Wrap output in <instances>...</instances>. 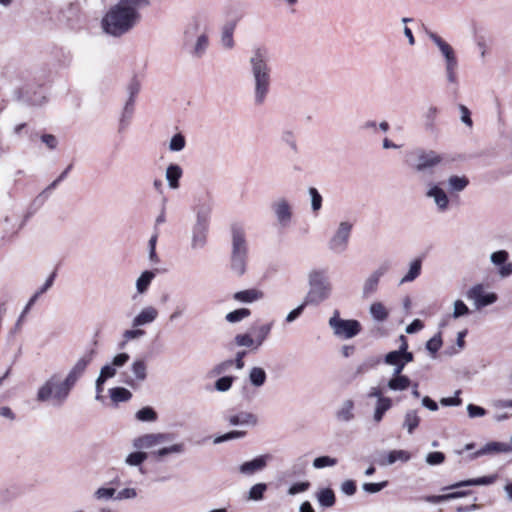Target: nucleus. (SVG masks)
<instances>
[{
	"instance_id": "nucleus-55",
	"label": "nucleus",
	"mask_w": 512,
	"mask_h": 512,
	"mask_svg": "<svg viewBox=\"0 0 512 512\" xmlns=\"http://www.w3.org/2000/svg\"><path fill=\"white\" fill-rule=\"evenodd\" d=\"M338 463L336 458L330 456H320L313 460V467L315 469H322L325 467H333Z\"/></svg>"
},
{
	"instance_id": "nucleus-34",
	"label": "nucleus",
	"mask_w": 512,
	"mask_h": 512,
	"mask_svg": "<svg viewBox=\"0 0 512 512\" xmlns=\"http://www.w3.org/2000/svg\"><path fill=\"white\" fill-rule=\"evenodd\" d=\"M234 29L235 25L233 23H226L221 31V44L227 50L232 49L235 45L233 39Z\"/></svg>"
},
{
	"instance_id": "nucleus-5",
	"label": "nucleus",
	"mask_w": 512,
	"mask_h": 512,
	"mask_svg": "<svg viewBox=\"0 0 512 512\" xmlns=\"http://www.w3.org/2000/svg\"><path fill=\"white\" fill-rule=\"evenodd\" d=\"M308 292L304 297L305 304L318 306L332 295V284L325 269H312L308 273Z\"/></svg>"
},
{
	"instance_id": "nucleus-15",
	"label": "nucleus",
	"mask_w": 512,
	"mask_h": 512,
	"mask_svg": "<svg viewBox=\"0 0 512 512\" xmlns=\"http://www.w3.org/2000/svg\"><path fill=\"white\" fill-rule=\"evenodd\" d=\"M16 97L19 101L32 106H40L46 101V96L41 88L35 89L32 85L28 84L22 86L16 92Z\"/></svg>"
},
{
	"instance_id": "nucleus-8",
	"label": "nucleus",
	"mask_w": 512,
	"mask_h": 512,
	"mask_svg": "<svg viewBox=\"0 0 512 512\" xmlns=\"http://www.w3.org/2000/svg\"><path fill=\"white\" fill-rule=\"evenodd\" d=\"M333 334L340 339H351L357 336L361 331V324L355 319H342L340 312L334 310L333 315L328 321Z\"/></svg>"
},
{
	"instance_id": "nucleus-20",
	"label": "nucleus",
	"mask_w": 512,
	"mask_h": 512,
	"mask_svg": "<svg viewBox=\"0 0 512 512\" xmlns=\"http://www.w3.org/2000/svg\"><path fill=\"white\" fill-rule=\"evenodd\" d=\"M159 316V311L156 307L149 305L143 307L140 312L133 318L132 327H142L153 323Z\"/></svg>"
},
{
	"instance_id": "nucleus-60",
	"label": "nucleus",
	"mask_w": 512,
	"mask_h": 512,
	"mask_svg": "<svg viewBox=\"0 0 512 512\" xmlns=\"http://www.w3.org/2000/svg\"><path fill=\"white\" fill-rule=\"evenodd\" d=\"M145 334H146V332L144 330L139 329V327H137V328L125 330L122 334V337L124 339V343H126V342L134 340V339H139V338L143 337Z\"/></svg>"
},
{
	"instance_id": "nucleus-2",
	"label": "nucleus",
	"mask_w": 512,
	"mask_h": 512,
	"mask_svg": "<svg viewBox=\"0 0 512 512\" xmlns=\"http://www.w3.org/2000/svg\"><path fill=\"white\" fill-rule=\"evenodd\" d=\"M141 12H136L118 3H113L101 19L102 31L114 38L130 33L141 21Z\"/></svg>"
},
{
	"instance_id": "nucleus-56",
	"label": "nucleus",
	"mask_w": 512,
	"mask_h": 512,
	"mask_svg": "<svg viewBox=\"0 0 512 512\" xmlns=\"http://www.w3.org/2000/svg\"><path fill=\"white\" fill-rule=\"evenodd\" d=\"M236 378L234 376H223L216 380L215 389L219 392H226L231 387Z\"/></svg>"
},
{
	"instance_id": "nucleus-19",
	"label": "nucleus",
	"mask_w": 512,
	"mask_h": 512,
	"mask_svg": "<svg viewBox=\"0 0 512 512\" xmlns=\"http://www.w3.org/2000/svg\"><path fill=\"white\" fill-rule=\"evenodd\" d=\"M428 37L438 47L439 51L441 52L442 56L445 59V65L458 63L453 48L446 41H444L440 36H438L434 32H429Z\"/></svg>"
},
{
	"instance_id": "nucleus-54",
	"label": "nucleus",
	"mask_w": 512,
	"mask_h": 512,
	"mask_svg": "<svg viewBox=\"0 0 512 512\" xmlns=\"http://www.w3.org/2000/svg\"><path fill=\"white\" fill-rule=\"evenodd\" d=\"M381 362L380 357H369L363 363H361L357 369V374H363L376 367Z\"/></svg>"
},
{
	"instance_id": "nucleus-52",
	"label": "nucleus",
	"mask_w": 512,
	"mask_h": 512,
	"mask_svg": "<svg viewBox=\"0 0 512 512\" xmlns=\"http://www.w3.org/2000/svg\"><path fill=\"white\" fill-rule=\"evenodd\" d=\"M186 139L181 133L172 136L169 142V150L171 152H180L185 148Z\"/></svg>"
},
{
	"instance_id": "nucleus-27",
	"label": "nucleus",
	"mask_w": 512,
	"mask_h": 512,
	"mask_svg": "<svg viewBox=\"0 0 512 512\" xmlns=\"http://www.w3.org/2000/svg\"><path fill=\"white\" fill-rule=\"evenodd\" d=\"M135 102L136 99L127 97L119 119V131H124L128 127L134 114Z\"/></svg>"
},
{
	"instance_id": "nucleus-45",
	"label": "nucleus",
	"mask_w": 512,
	"mask_h": 512,
	"mask_svg": "<svg viewBox=\"0 0 512 512\" xmlns=\"http://www.w3.org/2000/svg\"><path fill=\"white\" fill-rule=\"evenodd\" d=\"M135 417L141 422H154L157 420L158 415L152 407L146 406L138 410Z\"/></svg>"
},
{
	"instance_id": "nucleus-26",
	"label": "nucleus",
	"mask_w": 512,
	"mask_h": 512,
	"mask_svg": "<svg viewBox=\"0 0 512 512\" xmlns=\"http://www.w3.org/2000/svg\"><path fill=\"white\" fill-rule=\"evenodd\" d=\"M263 297V292L255 288L238 291L233 294V299L235 301L246 304L256 302Z\"/></svg>"
},
{
	"instance_id": "nucleus-62",
	"label": "nucleus",
	"mask_w": 512,
	"mask_h": 512,
	"mask_svg": "<svg viewBox=\"0 0 512 512\" xmlns=\"http://www.w3.org/2000/svg\"><path fill=\"white\" fill-rule=\"evenodd\" d=\"M137 497L135 488H124L115 494L116 501L129 500Z\"/></svg>"
},
{
	"instance_id": "nucleus-3",
	"label": "nucleus",
	"mask_w": 512,
	"mask_h": 512,
	"mask_svg": "<svg viewBox=\"0 0 512 512\" xmlns=\"http://www.w3.org/2000/svg\"><path fill=\"white\" fill-rule=\"evenodd\" d=\"M72 390L62 374L53 373L38 387L36 401L59 408L66 403Z\"/></svg>"
},
{
	"instance_id": "nucleus-47",
	"label": "nucleus",
	"mask_w": 512,
	"mask_h": 512,
	"mask_svg": "<svg viewBox=\"0 0 512 512\" xmlns=\"http://www.w3.org/2000/svg\"><path fill=\"white\" fill-rule=\"evenodd\" d=\"M148 458V454L144 451L138 450L127 455L125 463L128 466L136 467L141 465Z\"/></svg>"
},
{
	"instance_id": "nucleus-10",
	"label": "nucleus",
	"mask_w": 512,
	"mask_h": 512,
	"mask_svg": "<svg viewBox=\"0 0 512 512\" xmlns=\"http://www.w3.org/2000/svg\"><path fill=\"white\" fill-rule=\"evenodd\" d=\"M170 432L147 433L133 439L132 446L137 450L152 449L159 445L169 444L175 439Z\"/></svg>"
},
{
	"instance_id": "nucleus-53",
	"label": "nucleus",
	"mask_w": 512,
	"mask_h": 512,
	"mask_svg": "<svg viewBox=\"0 0 512 512\" xmlns=\"http://www.w3.org/2000/svg\"><path fill=\"white\" fill-rule=\"evenodd\" d=\"M308 193L311 198V209L314 213H317L322 208V196L315 187H310Z\"/></svg>"
},
{
	"instance_id": "nucleus-1",
	"label": "nucleus",
	"mask_w": 512,
	"mask_h": 512,
	"mask_svg": "<svg viewBox=\"0 0 512 512\" xmlns=\"http://www.w3.org/2000/svg\"><path fill=\"white\" fill-rule=\"evenodd\" d=\"M253 86V102L262 106L270 93L272 84V67L267 48L255 47L248 60Z\"/></svg>"
},
{
	"instance_id": "nucleus-41",
	"label": "nucleus",
	"mask_w": 512,
	"mask_h": 512,
	"mask_svg": "<svg viewBox=\"0 0 512 512\" xmlns=\"http://www.w3.org/2000/svg\"><path fill=\"white\" fill-rule=\"evenodd\" d=\"M131 371L135 379L143 382L147 378V365L144 360L136 359L131 364Z\"/></svg>"
},
{
	"instance_id": "nucleus-6",
	"label": "nucleus",
	"mask_w": 512,
	"mask_h": 512,
	"mask_svg": "<svg viewBox=\"0 0 512 512\" xmlns=\"http://www.w3.org/2000/svg\"><path fill=\"white\" fill-rule=\"evenodd\" d=\"M209 46V38L205 32H200V23L194 19L187 24L183 33V48L195 59L202 58Z\"/></svg>"
},
{
	"instance_id": "nucleus-61",
	"label": "nucleus",
	"mask_w": 512,
	"mask_h": 512,
	"mask_svg": "<svg viewBox=\"0 0 512 512\" xmlns=\"http://www.w3.org/2000/svg\"><path fill=\"white\" fill-rule=\"evenodd\" d=\"M470 312L467 305L462 300H456L454 302V309H453V318L457 319L459 317L468 315Z\"/></svg>"
},
{
	"instance_id": "nucleus-64",
	"label": "nucleus",
	"mask_w": 512,
	"mask_h": 512,
	"mask_svg": "<svg viewBox=\"0 0 512 512\" xmlns=\"http://www.w3.org/2000/svg\"><path fill=\"white\" fill-rule=\"evenodd\" d=\"M140 89H141V84H140L139 80H137L136 78H133L128 83V85L126 87V92H127L128 98L136 99L138 93L140 92Z\"/></svg>"
},
{
	"instance_id": "nucleus-4",
	"label": "nucleus",
	"mask_w": 512,
	"mask_h": 512,
	"mask_svg": "<svg viewBox=\"0 0 512 512\" xmlns=\"http://www.w3.org/2000/svg\"><path fill=\"white\" fill-rule=\"evenodd\" d=\"M248 261V243L244 228L239 224L231 225L230 269L236 276L246 272Z\"/></svg>"
},
{
	"instance_id": "nucleus-33",
	"label": "nucleus",
	"mask_w": 512,
	"mask_h": 512,
	"mask_svg": "<svg viewBox=\"0 0 512 512\" xmlns=\"http://www.w3.org/2000/svg\"><path fill=\"white\" fill-rule=\"evenodd\" d=\"M411 385V380L405 375H397L392 377L387 382V387L391 391H404Z\"/></svg>"
},
{
	"instance_id": "nucleus-18",
	"label": "nucleus",
	"mask_w": 512,
	"mask_h": 512,
	"mask_svg": "<svg viewBox=\"0 0 512 512\" xmlns=\"http://www.w3.org/2000/svg\"><path fill=\"white\" fill-rule=\"evenodd\" d=\"M509 254L505 250L493 252L490 255V261L495 266L499 267L498 274L501 278H506L512 275V262H507Z\"/></svg>"
},
{
	"instance_id": "nucleus-28",
	"label": "nucleus",
	"mask_w": 512,
	"mask_h": 512,
	"mask_svg": "<svg viewBox=\"0 0 512 512\" xmlns=\"http://www.w3.org/2000/svg\"><path fill=\"white\" fill-rule=\"evenodd\" d=\"M182 175H183V170L180 167V165L170 164L166 168V172H165V178L168 182V186L173 190L178 189L180 186L179 180L182 177Z\"/></svg>"
},
{
	"instance_id": "nucleus-48",
	"label": "nucleus",
	"mask_w": 512,
	"mask_h": 512,
	"mask_svg": "<svg viewBox=\"0 0 512 512\" xmlns=\"http://www.w3.org/2000/svg\"><path fill=\"white\" fill-rule=\"evenodd\" d=\"M116 489L112 487H99L93 494L98 501L115 500Z\"/></svg>"
},
{
	"instance_id": "nucleus-40",
	"label": "nucleus",
	"mask_w": 512,
	"mask_h": 512,
	"mask_svg": "<svg viewBox=\"0 0 512 512\" xmlns=\"http://www.w3.org/2000/svg\"><path fill=\"white\" fill-rule=\"evenodd\" d=\"M316 497L322 507L329 508L335 504V494L330 488L321 489L317 493Z\"/></svg>"
},
{
	"instance_id": "nucleus-11",
	"label": "nucleus",
	"mask_w": 512,
	"mask_h": 512,
	"mask_svg": "<svg viewBox=\"0 0 512 512\" xmlns=\"http://www.w3.org/2000/svg\"><path fill=\"white\" fill-rule=\"evenodd\" d=\"M271 210L280 228H288L293 219V207L285 197H278L271 203Z\"/></svg>"
},
{
	"instance_id": "nucleus-36",
	"label": "nucleus",
	"mask_w": 512,
	"mask_h": 512,
	"mask_svg": "<svg viewBox=\"0 0 512 512\" xmlns=\"http://www.w3.org/2000/svg\"><path fill=\"white\" fill-rule=\"evenodd\" d=\"M155 273L150 270H146L136 280V289L139 294H143L147 291L152 280L155 278Z\"/></svg>"
},
{
	"instance_id": "nucleus-49",
	"label": "nucleus",
	"mask_w": 512,
	"mask_h": 512,
	"mask_svg": "<svg viewBox=\"0 0 512 512\" xmlns=\"http://www.w3.org/2000/svg\"><path fill=\"white\" fill-rule=\"evenodd\" d=\"M458 63L445 65L446 79L449 84L453 86V91L456 92L458 89V77H457Z\"/></svg>"
},
{
	"instance_id": "nucleus-50",
	"label": "nucleus",
	"mask_w": 512,
	"mask_h": 512,
	"mask_svg": "<svg viewBox=\"0 0 512 512\" xmlns=\"http://www.w3.org/2000/svg\"><path fill=\"white\" fill-rule=\"evenodd\" d=\"M116 3L128 7L129 9L141 12V10L147 6H149V0H117Z\"/></svg>"
},
{
	"instance_id": "nucleus-24",
	"label": "nucleus",
	"mask_w": 512,
	"mask_h": 512,
	"mask_svg": "<svg viewBox=\"0 0 512 512\" xmlns=\"http://www.w3.org/2000/svg\"><path fill=\"white\" fill-rule=\"evenodd\" d=\"M512 451V446L509 443L504 442H488L481 449L475 453V457H480L487 454L493 453H508Z\"/></svg>"
},
{
	"instance_id": "nucleus-17",
	"label": "nucleus",
	"mask_w": 512,
	"mask_h": 512,
	"mask_svg": "<svg viewBox=\"0 0 512 512\" xmlns=\"http://www.w3.org/2000/svg\"><path fill=\"white\" fill-rule=\"evenodd\" d=\"M272 459L270 454H263L256 458L246 461L239 466V472L243 475L250 476L256 472L266 468L268 462Z\"/></svg>"
},
{
	"instance_id": "nucleus-43",
	"label": "nucleus",
	"mask_w": 512,
	"mask_h": 512,
	"mask_svg": "<svg viewBox=\"0 0 512 512\" xmlns=\"http://www.w3.org/2000/svg\"><path fill=\"white\" fill-rule=\"evenodd\" d=\"M448 187L452 192H461L463 191L469 184V180L465 176H450L448 178Z\"/></svg>"
},
{
	"instance_id": "nucleus-16",
	"label": "nucleus",
	"mask_w": 512,
	"mask_h": 512,
	"mask_svg": "<svg viewBox=\"0 0 512 512\" xmlns=\"http://www.w3.org/2000/svg\"><path fill=\"white\" fill-rule=\"evenodd\" d=\"M411 459V455L406 450H392V451H378L375 457V463L379 466H389L397 461L408 462Z\"/></svg>"
},
{
	"instance_id": "nucleus-29",
	"label": "nucleus",
	"mask_w": 512,
	"mask_h": 512,
	"mask_svg": "<svg viewBox=\"0 0 512 512\" xmlns=\"http://www.w3.org/2000/svg\"><path fill=\"white\" fill-rule=\"evenodd\" d=\"M422 270V260L420 258H416L409 263V269L407 273L400 279L399 285H403L405 283L413 282L417 279Z\"/></svg>"
},
{
	"instance_id": "nucleus-22",
	"label": "nucleus",
	"mask_w": 512,
	"mask_h": 512,
	"mask_svg": "<svg viewBox=\"0 0 512 512\" xmlns=\"http://www.w3.org/2000/svg\"><path fill=\"white\" fill-rule=\"evenodd\" d=\"M208 225L195 223L192 228L191 249H203L207 242Z\"/></svg>"
},
{
	"instance_id": "nucleus-12",
	"label": "nucleus",
	"mask_w": 512,
	"mask_h": 512,
	"mask_svg": "<svg viewBox=\"0 0 512 512\" xmlns=\"http://www.w3.org/2000/svg\"><path fill=\"white\" fill-rule=\"evenodd\" d=\"M95 355V350L91 349L84 352L79 359L75 362L66 376H63L65 381L73 389L79 379L84 375L88 365L92 362Z\"/></svg>"
},
{
	"instance_id": "nucleus-31",
	"label": "nucleus",
	"mask_w": 512,
	"mask_h": 512,
	"mask_svg": "<svg viewBox=\"0 0 512 512\" xmlns=\"http://www.w3.org/2000/svg\"><path fill=\"white\" fill-rule=\"evenodd\" d=\"M354 417V401L351 399L344 400L336 412V418L341 422H350Z\"/></svg>"
},
{
	"instance_id": "nucleus-32",
	"label": "nucleus",
	"mask_w": 512,
	"mask_h": 512,
	"mask_svg": "<svg viewBox=\"0 0 512 512\" xmlns=\"http://www.w3.org/2000/svg\"><path fill=\"white\" fill-rule=\"evenodd\" d=\"M496 478H497L496 475H490V476H484V477H480V478H476V479H469V480L455 483L449 487H444L442 490H448V489L464 487V486L490 485L495 482Z\"/></svg>"
},
{
	"instance_id": "nucleus-42",
	"label": "nucleus",
	"mask_w": 512,
	"mask_h": 512,
	"mask_svg": "<svg viewBox=\"0 0 512 512\" xmlns=\"http://www.w3.org/2000/svg\"><path fill=\"white\" fill-rule=\"evenodd\" d=\"M392 407V400L389 399H380L377 401L376 407L373 414V419L376 423L382 421L384 414Z\"/></svg>"
},
{
	"instance_id": "nucleus-46",
	"label": "nucleus",
	"mask_w": 512,
	"mask_h": 512,
	"mask_svg": "<svg viewBox=\"0 0 512 512\" xmlns=\"http://www.w3.org/2000/svg\"><path fill=\"white\" fill-rule=\"evenodd\" d=\"M251 311L248 308H239L226 314L225 319L229 323H237L249 317Z\"/></svg>"
},
{
	"instance_id": "nucleus-13",
	"label": "nucleus",
	"mask_w": 512,
	"mask_h": 512,
	"mask_svg": "<svg viewBox=\"0 0 512 512\" xmlns=\"http://www.w3.org/2000/svg\"><path fill=\"white\" fill-rule=\"evenodd\" d=\"M389 269L390 263L383 262L368 275L362 286L363 298H370L378 291L380 280L389 271Z\"/></svg>"
},
{
	"instance_id": "nucleus-14",
	"label": "nucleus",
	"mask_w": 512,
	"mask_h": 512,
	"mask_svg": "<svg viewBox=\"0 0 512 512\" xmlns=\"http://www.w3.org/2000/svg\"><path fill=\"white\" fill-rule=\"evenodd\" d=\"M467 298L473 301L476 309H481L497 301V295L493 292L486 293L482 284H476L467 291Z\"/></svg>"
},
{
	"instance_id": "nucleus-38",
	"label": "nucleus",
	"mask_w": 512,
	"mask_h": 512,
	"mask_svg": "<svg viewBox=\"0 0 512 512\" xmlns=\"http://www.w3.org/2000/svg\"><path fill=\"white\" fill-rule=\"evenodd\" d=\"M267 374L261 367H252L249 371V381L254 387H261L265 384Z\"/></svg>"
},
{
	"instance_id": "nucleus-39",
	"label": "nucleus",
	"mask_w": 512,
	"mask_h": 512,
	"mask_svg": "<svg viewBox=\"0 0 512 512\" xmlns=\"http://www.w3.org/2000/svg\"><path fill=\"white\" fill-rule=\"evenodd\" d=\"M369 312L375 321L383 322L388 316V310L381 302H374L370 305Z\"/></svg>"
},
{
	"instance_id": "nucleus-44",
	"label": "nucleus",
	"mask_w": 512,
	"mask_h": 512,
	"mask_svg": "<svg viewBox=\"0 0 512 512\" xmlns=\"http://www.w3.org/2000/svg\"><path fill=\"white\" fill-rule=\"evenodd\" d=\"M272 327H273V322H270V323L260 325L259 327L256 328V336L254 338L255 342H256L255 349H258L264 343V341L269 336Z\"/></svg>"
},
{
	"instance_id": "nucleus-35",
	"label": "nucleus",
	"mask_w": 512,
	"mask_h": 512,
	"mask_svg": "<svg viewBox=\"0 0 512 512\" xmlns=\"http://www.w3.org/2000/svg\"><path fill=\"white\" fill-rule=\"evenodd\" d=\"M109 396L114 404H118L129 401L132 393L124 387H114L109 389Z\"/></svg>"
},
{
	"instance_id": "nucleus-7",
	"label": "nucleus",
	"mask_w": 512,
	"mask_h": 512,
	"mask_svg": "<svg viewBox=\"0 0 512 512\" xmlns=\"http://www.w3.org/2000/svg\"><path fill=\"white\" fill-rule=\"evenodd\" d=\"M405 161L417 173H431L432 169L441 163L442 157L435 151L414 149L406 154Z\"/></svg>"
},
{
	"instance_id": "nucleus-30",
	"label": "nucleus",
	"mask_w": 512,
	"mask_h": 512,
	"mask_svg": "<svg viewBox=\"0 0 512 512\" xmlns=\"http://www.w3.org/2000/svg\"><path fill=\"white\" fill-rule=\"evenodd\" d=\"M420 416L418 415V410L412 409L406 411L402 423V428L407 431L408 434L412 435L415 429L420 424Z\"/></svg>"
},
{
	"instance_id": "nucleus-51",
	"label": "nucleus",
	"mask_w": 512,
	"mask_h": 512,
	"mask_svg": "<svg viewBox=\"0 0 512 512\" xmlns=\"http://www.w3.org/2000/svg\"><path fill=\"white\" fill-rule=\"evenodd\" d=\"M267 490L265 483H257L253 485L248 492V500L259 501L264 497V493Z\"/></svg>"
},
{
	"instance_id": "nucleus-37",
	"label": "nucleus",
	"mask_w": 512,
	"mask_h": 512,
	"mask_svg": "<svg viewBox=\"0 0 512 512\" xmlns=\"http://www.w3.org/2000/svg\"><path fill=\"white\" fill-rule=\"evenodd\" d=\"M196 222L209 225V217L211 213V204L208 202H201L196 205Z\"/></svg>"
},
{
	"instance_id": "nucleus-59",
	"label": "nucleus",
	"mask_w": 512,
	"mask_h": 512,
	"mask_svg": "<svg viewBox=\"0 0 512 512\" xmlns=\"http://www.w3.org/2000/svg\"><path fill=\"white\" fill-rule=\"evenodd\" d=\"M246 432L244 431H230L226 434H223L221 436H218L214 439L215 444L223 443L229 440L243 438L245 436Z\"/></svg>"
},
{
	"instance_id": "nucleus-21",
	"label": "nucleus",
	"mask_w": 512,
	"mask_h": 512,
	"mask_svg": "<svg viewBox=\"0 0 512 512\" xmlns=\"http://www.w3.org/2000/svg\"><path fill=\"white\" fill-rule=\"evenodd\" d=\"M426 196L433 199L439 212H445L448 210L449 198L446 192L439 185H431L426 192Z\"/></svg>"
},
{
	"instance_id": "nucleus-58",
	"label": "nucleus",
	"mask_w": 512,
	"mask_h": 512,
	"mask_svg": "<svg viewBox=\"0 0 512 512\" xmlns=\"http://www.w3.org/2000/svg\"><path fill=\"white\" fill-rule=\"evenodd\" d=\"M232 367H233L232 359H227V360H224V361L218 363L217 365H215L213 367V369L211 370V374L213 376H220L222 374L229 372Z\"/></svg>"
},
{
	"instance_id": "nucleus-63",
	"label": "nucleus",
	"mask_w": 512,
	"mask_h": 512,
	"mask_svg": "<svg viewBox=\"0 0 512 512\" xmlns=\"http://www.w3.org/2000/svg\"><path fill=\"white\" fill-rule=\"evenodd\" d=\"M310 487V483L308 481L297 482L291 485L287 491L288 495L294 496L299 493H303L307 491Z\"/></svg>"
},
{
	"instance_id": "nucleus-23",
	"label": "nucleus",
	"mask_w": 512,
	"mask_h": 512,
	"mask_svg": "<svg viewBox=\"0 0 512 512\" xmlns=\"http://www.w3.org/2000/svg\"><path fill=\"white\" fill-rule=\"evenodd\" d=\"M186 451L183 442L171 443L151 452V456L156 460H163L169 455H182Z\"/></svg>"
},
{
	"instance_id": "nucleus-9",
	"label": "nucleus",
	"mask_w": 512,
	"mask_h": 512,
	"mask_svg": "<svg viewBox=\"0 0 512 512\" xmlns=\"http://www.w3.org/2000/svg\"><path fill=\"white\" fill-rule=\"evenodd\" d=\"M353 224L341 221L328 241V249L334 254L344 253L349 245Z\"/></svg>"
},
{
	"instance_id": "nucleus-25",
	"label": "nucleus",
	"mask_w": 512,
	"mask_h": 512,
	"mask_svg": "<svg viewBox=\"0 0 512 512\" xmlns=\"http://www.w3.org/2000/svg\"><path fill=\"white\" fill-rule=\"evenodd\" d=\"M227 421L233 426H255L258 422L257 416L250 412H240L227 417Z\"/></svg>"
},
{
	"instance_id": "nucleus-57",
	"label": "nucleus",
	"mask_w": 512,
	"mask_h": 512,
	"mask_svg": "<svg viewBox=\"0 0 512 512\" xmlns=\"http://www.w3.org/2000/svg\"><path fill=\"white\" fill-rule=\"evenodd\" d=\"M235 344L240 347H253L255 349L256 342L255 339L251 337L249 334H237L234 338Z\"/></svg>"
}]
</instances>
